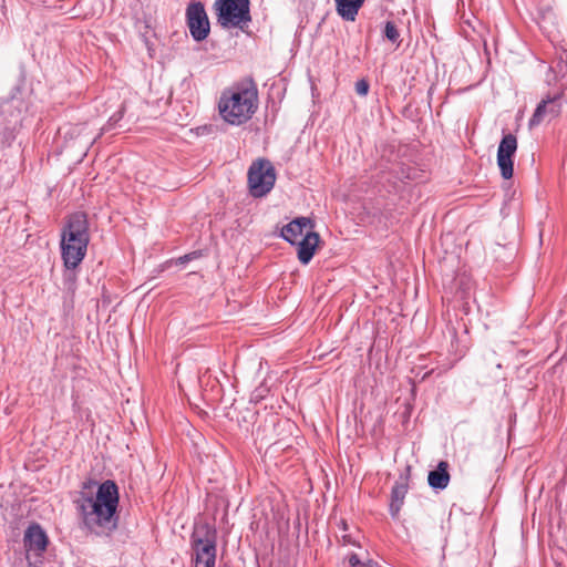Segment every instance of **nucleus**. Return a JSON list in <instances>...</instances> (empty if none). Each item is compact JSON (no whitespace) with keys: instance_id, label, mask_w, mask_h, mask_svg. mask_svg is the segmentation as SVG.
Instances as JSON below:
<instances>
[{"instance_id":"nucleus-1","label":"nucleus","mask_w":567,"mask_h":567,"mask_svg":"<svg viewBox=\"0 0 567 567\" xmlns=\"http://www.w3.org/2000/svg\"><path fill=\"white\" fill-rule=\"evenodd\" d=\"M80 526L87 533L110 537L118 526V487L112 480L85 481L73 501Z\"/></svg>"},{"instance_id":"nucleus-2","label":"nucleus","mask_w":567,"mask_h":567,"mask_svg":"<svg viewBox=\"0 0 567 567\" xmlns=\"http://www.w3.org/2000/svg\"><path fill=\"white\" fill-rule=\"evenodd\" d=\"M258 109V90L250 81L225 90L218 102L221 118L230 125L248 122Z\"/></svg>"},{"instance_id":"nucleus-3","label":"nucleus","mask_w":567,"mask_h":567,"mask_svg":"<svg viewBox=\"0 0 567 567\" xmlns=\"http://www.w3.org/2000/svg\"><path fill=\"white\" fill-rule=\"evenodd\" d=\"M90 243L89 221L86 214L76 212L69 216L61 231V258L68 270L80 266L86 256Z\"/></svg>"},{"instance_id":"nucleus-4","label":"nucleus","mask_w":567,"mask_h":567,"mask_svg":"<svg viewBox=\"0 0 567 567\" xmlns=\"http://www.w3.org/2000/svg\"><path fill=\"white\" fill-rule=\"evenodd\" d=\"M217 532L208 523L196 524L189 538L195 567H215Z\"/></svg>"},{"instance_id":"nucleus-5","label":"nucleus","mask_w":567,"mask_h":567,"mask_svg":"<svg viewBox=\"0 0 567 567\" xmlns=\"http://www.w3.org/2000/svg\"><path fill=\"white\" fill-rule=\"evenodd\" d=\"M249 0H216L217 21L223 28H244L251 21Z\"/></svg>"},{"instance_id":"nucleus-6","label":"nucleus","mask_w":567,"mask_h":567,"mask_svg":"<svg viewBox=\"0 0 567 567\" xmlns=\"http://www.w3.org/2000/svg\"><path fill=\"white\" fill-rule=\"evenodd\" d=\"M276 171L270 161L258 158L248 169V186L252 197L267 195L275 186Z\"/></svg>"},{"instance_id":"nucleus-7","label":"nucleus","mask_w":567,"mask_h":567,"mask_svg":"<svg viewBox=\"0 0 567 567\" xmlns=\"http://www.w3.org/2000/svg\"><path fill=\"white\" fill-rule=\"evenodd\" d=\"M186 23L195 41L200 42L208 37L210 24L202 2H192L188 4L186 9Z\"/></svg>"},{"instance_id":"nucleus-8","label":"nucleus","mask_w":567,"mask_h":567,"mask_svg":"<svg viewBox=\"0 0 567 567\" xmlns=\"http://www.w3.org/2000/svg\"><path fill=\"white\" fill-rule=\"evenodd\" d=\"M20 122V110L13 100L0 103V145L9 144Z\"/></svg>"},{"instance_id":"nucleus-9","label":"nucleus","mask_w":567,"mask_h":567,"mask_svg":"<svg viewBox=\"0 0 567 567\" xmlns=\"http://www.w3.org/2000/svg\"><path fill=\"white\" fill-rule=\"evenodd\" d=\"M516 150V136L511 133L504 135L497 150V165L499 167L502 177L505 179H509L513 176V156L515 155Z\"/></svg>"},{"instance_id":"nucleus-10","label":"nucleus","mask_w":567,"mask_h":567,"mask_svg":"<svg viewBox=\"0 0 567 567\" xmlns=\"http://www.w3.org/2000/svg\"><path fill=\"white\" fill-rule=\"evenodd\" d=\"M23 544L27 551V559L31 561V555L41 557L48 545V536L39 524L30 525L23 537Z\"/></svg>"},{"instance_id":"nucleus-11","label":"nucleus","mask_w":567,"mask_h":567,"mask_svg":"<svg viewBox=\"0 0 567 567\" xmlns=\"http://www.w3.org/2000/svg\"><path fill=\"white\" fill-rule=\"evenodd\" d=\"M561 105L559 95L543 100L536 107L533 116L529 118V127L538 126L545 120H551L559 115Z\"/></svg>"},{"instance_id":"nucleus-12","label":"nucleus","mask_w":567,"mask_h":567,"mask_svg":"<svg viewBox=\"0 0 567 567\" xmlns=\"http://www.w3.org/2000/svg\"><path fill=\"white\" fill-rule=\"evenodd\" d=\"M315 224L308 217H298L281 229V237L291 245H296L307 230L313 229Z\"/></svg>"},{"instance_id":"nucleus-13","label":"nucleus","mask_w":567,"mask_h":567,"mask_svg":"<svg viewBox=\"0 0 567 567\" xmlns=\"http://www.w3.org/2000/svg\"><path fill=\"white\" fill-rule=\"evenodd\" d=\"M320 241L319 234L311 230H307L305 236L296 244L298 246L297 255L298 259L302 265H307L312 259L316 248Z\"/></svg>"},{"instance_id":"nucleus-14","label":"nucleus","mask_w":567,"mask_h":567,"mask_svg":"<svg viewBox=\"0 0 567 567\" xmlns=\"http://www.w3.org/2000/svg\"><path fill=\"white\" fill-rule=\"evenodd\" d=\"M409 489L408 478L400 477L399 481L395 482L394 486L391 491V503H390V514L392 517H396L401 507L404 503L405 495Z\"/></svg>"},{"instance_id":"nucleus-15","label":"nucleus","mask_w":567,"mask_h":567,"mask_svg":"<svg viewBox=\"0 0 567 567\" xmlns=\"http://www.w3.org/2000/svg\"><path fill=\"white\" fill-rule=\"evenodd\" d=\"M365 0H334L336 11L344 21L353 22Z\"/></svg>"},{"instance_id":"nucleus-16","label":"nucleus","mask_w":567,"mask_h":567,"mask_svg":"<svg viewBox=\"0 0 567 567\" xmlns=\"http://www.w3.org/2000/svg\"><path fill=\"white\" fill-rule=\"evenodd\" d=\"M447 463L440 462L436 470L429 473L427 482L432 488L444 489L450 482V474L447 472Z\"/></svg>"},{"instance_id":"nucleus-17","label":"nucleus","mask_w":567,"mask_h":567,"mask_svg":"<svg viewBox=\"0 0 567 567\" xmlns=\"http://www.w3.org/2000/svg\"><path fill=\"white\" fill-rule=\"evenodd\" d=\"M383 35L390 42L400 44V32L392 21H386L383 29Z\"/></svg>"},{"instance_id":"nucleus-18","label":"nucleus","mask_w":567,"mask_h":567,"mask_svg":"<svg viewBox=\"0 0 567 567\" xmlns=\"http://www.w3.org/2000/svg\"><path fill=\"white\" fill-rule=\"evenodd\" d=\"M125 113V107L122 104L118 111H116L113 115L110 116L107 123L102 127V132H107L115 127V125L123 118Z\"/></svg>"},{"instance_id":"nucleus-19","label":"nucleus","mask_w":567,"mask_h":567,"mask_svg":"<svg viewBox=\"0 0 567 567\" xmlns=\"http://www.w3.org/2000/svg\"><path fill=\"white\" fill-rule=\"evenodd\" d=\"M369 87V82L364 79H361L355 83V92L361 96H365L368 94Z\"/></svg>"},{"instance_id":"nucleus-20","label":"nucleus","mask_w":567,"mask_h":567,"mask_svg":"<svg viewBox=\"0 0 567 567\" xmlns=\"http://www.w3.org/2000/svg\"><path fill=\"white\" fill-rule=\"evenodd\" d=\"M349 564H350L352 567H357V566H359V565H360V559H359L358 555H355V554L350 555V557H349Z\"/></svg>"},{"instance_id":"nucleus-21","label":"nucleus","mask_w":567,"mask_h":567,"mask_svg":"<svg viewBox=\"0 0 567 567\" xmlns=\"http://www.w3.org/2000/svg\"><path fill=\"white\" fill-rule=\"evenodd\" d=\"M195 257H196V254H195V252H193V254H188V255H185V256L181 257V258L178 259V261H179L181 264H185L186 261H188V260H190V259H193V258H195Z\"/></svg>"},{"instance_id":"nucleus-22","label":"nucleus","mask_w":567,"mask_h":567,"mask_svg":"<svg viewBox=\"0 0 567 567\" xmlns=\"http://www.w3.org/2000/svg\"><path fill=\"white\" fill-rule=\"evenodd\" d=\"M402 178L412 179L414 178V173H412L411 169L409 168L406 173L402 172Z\"/></svg>"},{"instance_id":"nucleus-23","label":"nucleus","mask_w":567,"mask_h":567,"mask_svg":"<svg viewBox=\"0 0 567 567\" xmlns=\"http://www.w3.org/2000/svg\"><path fill=\"white\" fill-rule=\"evenodd\" d=\"M343 539H344V542H348V543H350V538H349V537H347V536H343Z\"/></svg>"}]
</instances>
